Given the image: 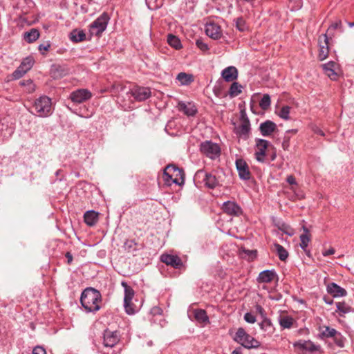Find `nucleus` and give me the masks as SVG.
Instances as JSON below:
<instances>
[{"label":"nucleus","instance_id":"obj_1","mask_svg":"<svg viewBox=\"0 0 354 354\" xmlns=\"http://www.w3.org/2000/svg\"><path fill=\"white\" fill-rule=\"evenodd\" d=\"M81 304L84 310H100L102 297L100 292L93 288H86L81 295Z\"/></svg>","mask_w":354,"mask_h":354},{"label":"nucleus","instance_id":"obj_2","mask_svg":"<svg viewBox=\"0 0 354 354\" xmlns=\"http://www.w3.org/2000/svg\"><path fill=\"white\" fill-rule=\"evenodd\" d=\"M32 109V113L37 116L48 117L53 113L51 99L46 95L41 96L35 100Z\"/></svg>","mask_w":354,"mask_h":354},{"label":"nucleus","instance_id":"obj_3","mask_svg":"<svg viewBox=\"0 0 354 354\" xmlns=\"http://www.w3.org/2000/svg\"><path fill=\"white\" fill-rule=\"evenodd\" d=\"M233 339L245 348H257L260 342L249 335L243 328H239L233 337Z\"/></svg>","mask_w":354,"mask_h":354},{"label":"nucleus","instance_id":"obj_4","mask_svg":"<svg viewBox=\"0 0 354 354\" xmlns=\"http://www.w3.org/2000/svg\"><path fill=\"white\" fill-rule=\"evenodd\" d=\"M292 345L298 354H320L322 352L320 345L315 344L310 340L299 339Z\"/></svg>","mask_w":354,"mask_h":354},{"label":"nucleus","instance_id":"obj_5","mask_svg":"<svg viewBox=\"0 0 354 354\" xmlns=\"http://www.w3.org/2000/svg\"><path fill=\"white\" fill-rule=\"evenodd\" d=\"M110 18L107 13L103 12L89 26L91 35L100 36L106 30Z\"/></svg>","mask_w":354,"mask_h":354},{"label":"nucleus","instance_id":"obj_6","mask_svg":"<svg viewBox=\"0 0 354 354\" xmlns=\"http://www.w3.org/2000/svg\"><path fill=\"white\" fill-rule=\"evenodd\" d=\"M250 132V122L244 110L240 112V124L234 127V133L240 138L246 139Z\"/></svg>","mask_w":354,"mask_h":354},{"label":"nucleus","instance_id":"obj_7","mask_svg":"<svg viewBox=\"0 0 354 354\" xmlns=\"http://www.w3.org/2000/svg\"><path fill=\"white\" fill-rule=\"evenodd\" d=\"M201 151L207 157L214 159L217 158L221 152L219 146L212 141H205L201 144Z\"/></svg>","mask_w":354,"mask_h":354},{"label":"nucleus","instance_id":"obj_8","mask_svg":"<svg viewBox=\"0 0 354 354\" xmlns=\"http://www.w3.org/2000/svg\"><path fill=\"white\" fill-rule=\"evenodd\" d=\"M200 179H201L204 182L205 185L210 189L214 188L218 184V181L215 176L212 174L205 172L203 170L197 171L194 176L195 180H199Z\"/></svg>","mask_w":354,"mask_h":354},{"label":"nucleus","instance_id":"obj_9","mask_svg":"<svg viewBox=\"0 0 354 354\" xmlns=\"http://www.w3.org/2000/svg\"><path fill=\"white\" fill-rule=\"evenodd\" d=\"M270 142L263 139L256 140L257 150L255 151V158L257 161L263 162L265 161L266 151Z\"/></svg>","mask_w":354,"mask_h":354},{"label":"nucleus","instance_id":"obj_10","mask_svg":"<svg viewBox=\"0 0 354 354\" xmlns=\"http://www.w3.org/2000/svg\"><path fill=\"white\" fill-rule=\"evenodd\" d=\"M131 95L134 97L136 101H144L151 96V91L149 88L134 86L130 91Z\"/></svg>","mask_w":354,"mask_h":354},{"label":"nucleus","instance_id":"obj_11","mask_svg":"<svg viewBox=\"0 0 354 354\" xmlns=\"http://www.w3.org/2000/svg\"><path fill=\"white\" fill-rule=\"evenodd\" d=\"M319 59L321 61L327 58L329 52L328 39L326 34H323L319 37Z\"/></svg>","mask_w":354,"mask_h":354},{"label":"nucleus","instance_id":"obj_12","mask_svg":"<svg viewBox=\"0 0 354 354\" xmlns=\"http://www.w3.org/2000/svg\"><path fill=\"white\" fill-rule=\"evenodd\" d=\"M92 96L91 93L87 89H78L71 93L70 98L75 103H82L89 100Z\"/></svg>","mask_w":354,"mask_h":354},{"label":"nucleus","instance_id":"obj_13","mask_svg":"<svg viewBox=\"0 0 354 354\" xmlns=\"http://www.w3.org/2000/svg\"><path fill=\"white\" fill-rule=\"evenodd\" d=\"M236 167L239 174V176L242 180H249L251 174L248 164L241 158L236 160Z\"/></svg>","mask_w":354,"mask_h":354},{"label":"nucleus","instance_id":"obj_14","mask_svg":"<svg viewBox=\"0 0 354 354\" xmlns=\"http://www.w3.org/2000/svg\"><path fill=\"white\" fill-rule=\"evenodd\" d=\"M120 338L117 331L105 330L104 332V346L113 347L119 342Z\"/></svg>","mask_w":354,"mask_h":354},{"label":"nucleus","instance_id":"obj_15","mask_svg":"<svg viewBox=\"0 0 354 354\" xmlns=\"http://www.w3.org/2000/svg\"><path fill=\"white\" fill-rule=\"evenodd\" d=\"M326 291L333 297H345L347 295V291L344 288L334 282L327 284Z\"/></svg>","mask_w":354,"mask_h":354},{"label":"nucleus","instance_id":"obj_16","mask_svg":"<svg viewBox=\"0 0 354 354\" xmlns=\"http://www.w3.org/2000/svg\"><path fill=\"white\" fill-rule=\"evenodd\" d=\"M322 68L324 73L332 80H337L338 64L333 61H330L326 64H323Z\"/></svg>","mask_w":354,"mask_h":354},{"label":"nucleus","instance_id":"obj_17","mask_svg":"<svg viewBox=\"0 0 354 354\" xmlns=\"http://www.w3.org/2000/svg\"><path fill=\"white\" fill-rule=\"evenodd\" d=\"M205 32L208 37L214 39H218L222 36L221 27L214 23H209L206 25Z\"/></svg>","mask_w":354,"mask_h":354},{"label":"nucleus","instance_id":"obj_18","mask_svg":"<svg viewBox=\"0 0 354 354\" xmlns=\"http://www.w3.org/2000/svg\"><path fill=\"white\" fill-rule=\"evenodd\" d=\"M190 319H194L198 324L205 325L209 323V317L206 311H187Z\"/></svg>","mask_w":354,"mask_h":354},{"label":"nucleus","instance_id":"obj_19","mask_svg":"<svg viewBox=\"0 0 354 354\" xmlns=\"http://www.w3.org/2000/svg\"><path fill=\"white\" fill-rule=\"evenodd\" d=\"M160 260L162 262L175 268H178L182 266L181 259L176 255L164 254L161 255Z\"/></svg>","mask_w":354,"mask_h":354},{"label":"nucleus","instance_id":"obj_20","mask_svg":"<svg viewBox=\"0 0 354 354\" xmlns=\"http://www.w3.org/2000/svg\"><path fill=\"white\" fill-rule=\"evenodd\" d=\"M277 278L274 270H266L261 272L257 279L259 283H270Z\"/></svg>","mask_w":354,"mask_h":354},{"label":"nucleus","instance_id":"obj_21","mask_svg":"<svg viewBox=\"0 0 354 354\" xmlns=\"http://www.w3.org/2000/svg\"><path fill=\"white\" fill-rule=\"evenodd\" d=\"M222 208L224 212L233 216H238L241 212V207L232 201L224 202Z\"/></svg>","mask_w":354,"mask_h":354},{"label":"nucleus","instance_id":"obj_22","mask_svg":"<svg viewBox=\"0 0 354 354\" xmlns=\"http://www.w3.org/2000/svg\"><path fill=\"white\" fill-rule=\"evenodd\" d=\"M221 76L226 82H232L238 77V71L234 66H228L221 72Z\"/></svg>","mask_w":354,"mask_h":354},{"label":"nucleus","instance_id":"obj_23","mask_svg":"<svg viewBox=\"0 0 354 354\" xmlns=\"http://www.w3.org/2000/svg\"><path fill=\"white\" fill-rule=\"evenodd\" d=\"M259 129L263 136H268L277 129V125L270 120H266L260 124Z\"/></svg>","mask_w":354,"mask_h":354},{"label":"nucleus","instance_id":"obj_24","mask_svg":"<svg viewBox=\"0 0 354 354\" xmlns=\"http://www.w3.org/2000/svg\"><path fill=\"white\" fill-rule=\"evenodd\" d=\"M302 230L304 233L301 234L299 236L301 241L300 247L304 252H306V248L309 242L310 241V232L309 230L305 226L302 227Z\"/></svg>","mask_w":354,"mask_h":354},{"label":"nucleus","instance_id":"obj_25","mask_svg":"<svg viewBox=\"0 0 354 354\" xmlns=\"http://www.w3.org/2000/svg\"><path fill=\"white\" fill-rule=\"evenodd\" d=\"M84 218L88 225L93 226L98 221V213L93 210L87 211L84 215Z\"/></svg>","mask_w":354,"mask_h":354},{"label":"nucleus","instance_id":"obj_26","mask_svg":"<svg viewBox=\"0 0 354 354\" xmlns=\"http://www.w3.org/2000/svg\"><path fill=\"white\" fill-rule=\"evenodd\" d=\"M122 284L124 287V306L127 308L133 299L134 291L131 287L128 286L126 283L122 282Z\"/></svg>","mask_w":354,"mask_h":354},{"label":"nucleus","instance_id":"obj_27","mask_svg":"<svg viewBox=\"0 0 354 354\" xmlns=\"http://www.w3.org/2000/svg\"><path fill=\"white\" fill-rule=\"evenodd\" d=\"M179 110L183 111L185 114L189 116H193L196 113V109L194 105L189 103L188 104L184 102H180L178 104Z\"/></svg>","mask_w":354,"mask_h":354},{"label":"nucleus","instance_id":"obj_28","mask_svg":"<svg viewBox=\"0 0 354 354\" xmlns=\"http://www.w3.org/2000/svg\"><path fill=\"white\" fill-rule=\"evenodd\" d=\"M70 39L74 42H80L86 39V34L84 30L75 29L70 33Z\"/></svg>","mask_w":354,"mask_h":354},{"label":"nucleus","instance_id":"obj_29","mask_svg":"<svg viewBox=\"0 0 354 354\" xmlns=\"http://www.w3.org/2000/svg\"><path fill=\"white\" fill-rule=\"evenodd\" d=\"M12 130L8 127V122L0 119V138H5L10 136Z\"/></svg>","mask_w":354,"mask_h":354},{"label":"nucleus","instance_id":"obj_30","mask_svg":"<svg viewBox=\"0 0 354 354\" xmlns=\"http://www.w3.org/2000/svg\"><path fill=\"white\" fill-rule=\"evenodd\" d=\"M39 37V32L38 30L35 28H32L29 32H26L24 36V39L28 43L35 41Z\"/></svg>","mask_w":354,"mask_h":354},{"label":"nucleus","instance_id":"obj_31","mask_svg":"<svg viewBox=\"0 0 354 354\" xmlns=\"http://www.w3.org/2000/svg\"><path fill=\"white\" fill-rule=\"evenodd\" d=\"M162 312L163 311H150L149 318L151 319V322L156 323L158 321L160 325L162 327L165 323V321L162 320Z\"/></svg>","mask_w":354,"mask_h":354},{"label":"nucleus","instance_id":"obj_32","mask_svg":"<svg viewBox=\"0 0 354 354\" xmlns=\"http://www.w3.org/2000/svg\"><path fill=\"white\" fill-rule=\"evenodd\" d=\"M280 326L283 328H290L292 327L295 320L290 316L281 315L279 318Z\"/></svg>","mask_w":354,"mask_h":354},{"label":"nucleus","instance_id":"obj_33","mask_svg":"<svg viewBox=\"0 0 354 354\" xmlns=\"http://www.w3.org/2000/svg\"><path fill=\"white\" fill-rule=\"evenodd\" d=\"M177 80L182 85H188L194 81L192 75L187 74L185 73H180L177 75Z\"/></svg>","mask_w":354,"mask_h":354},{"label":"nucleus","instance_id":"obj_34","mask_svg":"<svg viewBox=\"0 0 354 354\" xmlns=\"http://www.w3.org/2000/svg\"><path fill=\"white\" fill-rule=\"evenodd\" d=\"M242 92V86L238 82H233L229 90V95L230 97H234Z\"/></svg>","mask_w":354,"mask_h":354},{"label":"nucleus","instance_id":"obj_35","mask_svg":"<svg viewBox=\"0 0 354 354\" xmlns=\"http://www.w3.org/2000/svg\"><path fill=\"white\" fill-rule=\"evenodd\" d=\"M274 248L277 250L278 257L281 261H286L288 257V251L280 244L275 243Z\"/></svg>","mask_w":354,"mask_h":354},{"label":"nucleus","instance_id":"obj_36","mask_svg":"<svg viewBox=\"0 0 354 354\" xmlns=\"http://www.w3.org/2000/svg\"><path fill=\"white\" fill-rule=\"evenodd\" d=\"M171 169L176 170L174 167H173V166H167L166 167V169H165V171H164V174H163L164 180L165 181V183L167 185H171V183H176V184L178 183L176 178L173 179L172 178V176L169 174V171H168Z\"/></svg>","mask_w":354,"mask_h":354},{"label":"nucleus","instance_id":"obj_37","mask_svg":"<svg viewBox=\"0 0 354 354\" xmlns=\"http://www.w3.org/2000/svg\"><path fill=\"white\" fill-rule=\"evenodd\" d=\"M167 42L171 47L176 50H178L182 47L180 39L173 35H168Z\"/></svg>","mask_w":354,"mask_h":354},{"label":"nucleus","instance_id":"obj_38","mask_svg":"<svg viewBox=\"0 0 354 354\" xmlns=\"http://www.w3.org/2000/svg\"><path fill=\"white\" fill-rule=\"evenodd\" d=\"M34 59L31 57H28L25 58L21 64H20V70H24V71H28L33 66Z\"/></svg>","mask_w":354,"mask_h":354},{"label":"nucleus","instance_id":"obj_39","mask_svg":"<svg viewBox=\"0 0 354 354\" xmlns=\"http://www.w3.org/2000/svg\"><path fill=\"white\" fill-rule=\"evenodd\" d=\"M271 104L270 97L268 94H264L261 98L259 106L263 110L268 109Z\"/></svg>","mask_w":354,"mask_h":354},{"label":"nucleus","instance_id":"obj_40","mask_svg":"<svg viewBox=\"0 0 354 354\" xmlns=\"http://www.w3.org/2000/svg\"><path fill=\"white\" fill-rule=\"evenodd\" d=\"M20 84L22 86H26L27 87L26 91L28 93H32L35 89V86L33 84V82L32 81V80H30V79H28L27 80H23V81L20 82Z\"/></svg>","mask_w":354,"mask_h":354},{"label":"nucleus","instance_id":"obj_41","mask_svg":"<svg viewBox=\"0 0 354 354\" xmlns=\"http://www.w3.org/2000/svg\"><path fill=\"white\" fill-rule=\"evenodd\" d=\"M124 250L128 252L136 250V243L133 240H127L124 244Z\"/></svg>","mask_w":354,"mask_h":354},{"label":"nucleus","instance_id":"obj_42","mask_svg":"<svg viewBox=\"0 0 354 354\" xmlns=\"http://www.w3.org/2000/svg\"><path fill=\"white\" fill-rule=\"evenodd\" d=\"M290 107L288 106H283L279 113V116L284 120H288L289 119V114H290Z\"/></svg>","mask_w":354,"mask_h":354},{"label":"nucleus","instance_id":"obj_43","mask_svg":"<svg viewBox=\"0 0 354 354\" xmlns=\"http://www.w3.org/2000/svg\"><path fill=\"white\" fill-rule=\"evenodd\" d=\"M337 333L338 331H337L335 329L327 326L322 332V335L326 337H334Z\"/></svg>","mask_w":354,"mask_h":354},{"label":"nucleus","instance_id":"obj_44","mask_svg":"<svg viewBox=\"0 0 354 354\" xmlns=\"http://www.w3.org/2000/svg\"><path fill=\"white\" fill-rule=\"evenodd\" d=\"M236 27L241 32L245 31L247 29L245 20L241 17L237 18L236 19Z\"/></svg>","mask_w":354,"mask_h":354},{"label":"nucleus","instance_id":"obj_45","mask_svg":"<svg viewBox=\"0 0 354 354\" xmlns=\"http://www.w3.org/2000/svg\"><path fill=\"white\" fill-rule=\"evenodd\" d=\"M335 344L340 348H342L344 346V341L345 338L340 333H337L336 335L333 337Z\"/></svg>","mask_w":354,"mask_h":354},{"label":"nucleus","instance_id":"obj_46","mask_svg":"<svg viewBox=\"0 0 354 354\" xmlns=\"http://www.w3.org/2000/svg\"><path fill=\"white\" fill-rule=\"evenodd\" d=\"M244 319L250 324H253L256 322V317L251 312H248L245 314Z\"/></svg>","mask_w":354,"mask_h":354},{"label":"nucleus","instance_id":"obj_47","mask_svg":"<svg viewBox=\"0 0 354 354\" xmlns=\"http://www.w3.org/2000/svg\"><path fill=\"white\" fill-rule=\"evenodd\" d=\"M196 44L197 47L203 52L208 50L207 44L201 39H198L196 42Z\"/></svg>","mask_w":354,"mask_h":354},{"label":"nucleus","instance_id":"obj_48","mask_svg":"<svg viewBox=\"0 0 354 354\" xmlns=\"http://www.w3.org/2000/svg\"><path fill=\"white\" fill-rule=\"evenodd\" d=\"M67 71L64 68H62V66H58L56 71L54 72L53 75L55 77H58L59 76L61 77L65 75Z\"/></svg>","mask_w":354,"mask_h":354},{"label":"nucleus","instance_id":"obj_49","mask_svg":"<svg viewBox=\"0 0 354 354\" xmlns=\"http://www.w3.org/2000/svg\"><path fill=\"white\" fill-rule=\"evenodd\" d=\"M26 72L24 71V70H20V66L13 73V76L15 79H19Z\"/></svg>","mask_w":354,"mask_h":354},{"label":"nucleus","instance_id":"obj_50","mask_svg":"<svg viewBox=\"0 0 354 354\" xmlns=\"http://www.w3.org/2000/svg\"><path fill=\"white\" fill-rule=\"evenodd\" d=\"M32 354H46V353L43 347L37 346L34 348Z\"/></svg>","mask_w":354,"mask_h":354},{"label":"nucleus","instance_id":"obj_51","mask_svg":"<svg viewBox=\"0 0 354 354\" xmlns=\"http://www.w3.org/2000/svg\"><path fill=\"white\" fill-rule=\"evenodd\" d=\"M312 130L316 134H319V135H320L322 136H325L324 131L319 127H318L316 125H315V126H313L312 127Z\"/></svg>","mask_w":354,"mask_h":354},{"label":"nucleus","instance_id":"obj_52","mask_svg":"<svg viewBox=\"0 0 354 354\" xmlns=\"http://www.w3.org/2000/svg\"><path fill=\"white\" fill-rule=\"evenodd\" d=\"M243 252H245L247 255H248L249 258H250V259H253L256 256L255 250H243Z\"/></svg>","mask_w":354,"mask_h":354},{"label":"nucleus","instance_id":"obj_53","mask_svg":"<svg viewBox=\"0 0 354 354\" xmlns=\"http://www.w3.org/2000/svg\"><path fill=\"white\" fill-rule=\"evenodd\" d=\"M335 250L331 248L330 249H328V250H325L322 252V254L324 257H327V256H329V255H331V254H333L335 253Z\"/></svg>","mask_w":354,"mask_h":354},{"label":"nucleus","instance_id":"obj_54","mask_svg":"<svg viewBox=\"0 0 354 354\" xmlns=\"http://www.w3.org/2000/svg\"><path fill=\"white\" fill-rule=\"evenodd\" d=\"M337 310H348L344 303L337 302L336 303Z\"/></svg>","mask_w":354,"mask_h":354},{"label":"nucleus","instance_id":"obj_55","mask_svg":"<svg viewBox=\"0 0 354 354\" xmlns=\"http://www.w3.org/2000/svg\"><path fill=\"white\" fill-rule=\"evenodd\" d=\"M50 44H40L39 46V50L40 51H42V50H44V51H48L49 48H50Z\"/></svg>","mask_w":354,"mask_h":354},{"label":"nucleus","instance_id":"obj_56","mask_svg":"<svg viewBox=\"0 0 354 354\" xmlns=\"http://www.w3.org/2000/svg\"><path fill=\"white\" fill-rule=\"evenodd\" d=\"M342 25V22L341 21H338L334 24H333L330 27H329V29L330 28H333V29H337L338 28H339Z\"/></svg>","mask_w":354,"mask_h":354},{"label":"nucleus","instance_id":"obj_57","mask_svg":"<svg viewBox=\"0 0 354 354\" xmlns=\"http://www.w3.org/2000/svg\"><path fill=\"white\" fill-rule=\"evenodd\" d=\"M287 182H288L290 185H295V184H296L295 178H294V176H288V178H287Z\"/></svg>","mask_w":354,"mask_h":354},{"label":"nucleus","instance_id":"obj_58","mask_svg":"<svg viewBox=\"0 0 354 354\" xmlns=\"http://www.w3.org/2000/svg\"><path fill=\"white\" fill-rule=\"evenodd\" d=\"M66 257L67 259V262L68 264H71L73 261V256L70 252H66Z\"/></svg>","mask_w":354,"mask_h":354},{"label":"nucleus","instance_id":"obj_59","mask_svg":"<svg viewBox=\"0 0 354 354\" xmlns=\"http://www.w3.org/2000/svg\"><path fill=\"white\" fill-rule=\"evenodd\" d=\"M288 145H289L288 144V139L284 140L283 143H282L283 148L284 149H286L288 148Z\"/></svg>","mask_w":354,"mask_h":354},{"label":"nucleus","instance_id":"obj_60","mask_svg":"<svg viewBox=\"0 0 354 354\" xmlns=\"http://www.w3.org/2000/svg\"><path fill=\"white\" fill-rule=\"evenodd\" d=\"M260 326L261 328H263L264 325H270V322L268 320H265L264 322H261L260 324Z\"/></svg>","mask_w":354,"mask_h":354},{"label":"nucleus","instance_id":"obj_61","mask_svg":"<svg viewBox=\"0 0 354 354\" xmlns=\"http://www.w3.org/2000/svg\"><path fill=\"white\" fill-rule=\"evenodd\" d=\"M324 299L325 302L328 304H331L333 303V299L330 298L324 297Z\"/></svg>","mask_w":354,"mask_h":354},{"label":"nucleus","instance_id":"obj_62","mask_svg":"<svg viewBox=\"0 0 354 354\" xmlns=\"http://www.w3.org/2000/svg\"><path fill=\"white\" fill-rule=\"evenodd\" d=\"M232 354H241V352L239 350L235 349L232 351Z\"/></svg>","mask_w":354,"mask_h":354},{"label":"nucleus","instance_id":"obj_63","mask_svg":"<svg viewBox=\"0 0 354 354\" xmlns=\"http://www.w3.org/2000/svg\"><path fill=\"white\" fill-rule=\"evenodd\" d=\"M126 312H127V313L128 315H134V314H135V313H136V311H126Z\"/></svg>","mask_w":354,"mask_h":354},{"label":"nucleus","instance_id":"obj_64","mask_svg":"<svg viewBox=\"0 0 354 354\" xmlns=\"http://www.w3.org/2000/svg\"><path fill=\"white\" fill-rule=\"evenodd\" d=\"M348 25L351 28L354 27V21L353 22H348Z\"/></svg>","mask_w":354,"mask_h":354}]
</instances>
